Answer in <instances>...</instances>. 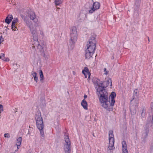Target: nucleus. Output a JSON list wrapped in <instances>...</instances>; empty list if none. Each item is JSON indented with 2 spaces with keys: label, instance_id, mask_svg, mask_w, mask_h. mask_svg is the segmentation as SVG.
I'll return each mask as SVG.
<instances>
[{
  "label": "nucleus",
  "instance_id": "nucleus-1",
  "mask_svg": "<svg viewBox=\"0 0 153 153\" xmlns=\"http://www.w3.org/2000/svg\"><path fill=\"white\" fill-rule=\"evenodd\" d=\"M97 84L98 87L97 89V93L101 105L107 110L111 111L112 109V107L114 105L115 102L114 98L116 96V93L114 92H112L109 97V100L111 98L110 102L108 100V93L103 87V84L97 83Z\"/></svg>",
  "mask_w": 153,
  "mask_h": 153
},
{
  "label": "nucleus",
  "instance_id": "nucleus-2",
  "mask_svg": "<svg viewBox=\"0 0 153 153\" xmlns=\"http://www.w3.org/2000/svg\"><path fill=\"white\" fill-rule=\"evenodd\" d=\"M22 19L24 20L28 27H29L31 33L33 36V46H37L38 48L40 49L41 48L39 45L38 40V38L36 36L37 34L36 27L38 26L37 22H32L29 20L27 19V18L25 16L21 15Z\"/></svg>",
  "mask_w": 153,
  "mask_h": 153
},
{
  "label": "nucleus",
  "instance_id": "nucleus-3",
  "mask_svg": "<svg viewBox=\"0 0 153 153\" xmlns=\"http://www.w3.org/2000/svg\"><path fill=\"white\" fill-rule=\"evenodd\" d=\"M35 119L36 121V126L40 131L41 136L44 137V132L42 129L44 128L43 120L40 113H38L36 114Z\"/></svg>",
  "mask_w": 153,
  "mask_h": 153
},
{
  "label": "nucleus",
  "instance_id": "nucleus-4",
  "mask_svg": "<svg viewBox=\"0 0 153 153\" xmlns=\"http://www.w3.org/2000/svg\"><path fill=\"white\" fill-rule=\"evenodd\" d=\"M64 140L65 142L64 145V150L65 153H70L71 152V143L69 139L68 134L65 133V134Z\"/></svg>",
  "mask_w": 153,
  "mask_h": 153
},
{
  "label": "nucleus",
  "instance_id": "nucleus-5",
  "mask_svg": "<svg viewBox=\"0 0 153 153\" xmlns=\"http://www.w3.org/2000/svg\"><path fill=\"white\" fill-rule=\"evenodd\" d=\"M96 41L94 38L90 39L87 44L86 50L94 53L96 48Z\"/></svg>",
  "mask_w": 153,
  "mask_h": 153
},
{
  "label": "nucleus",
  "instance_id": "nucleus-6",
  "mask_svg": "<svg viewBox=\"0 0 153 153\" xmlns=\"http://www.w3.org/2000/svg\"><path fill=\"white\" fill-rule=\"evenodd\" d=\"M109 145L108 149L110 150H111L114 148V135L113 131H110L109 132Z\"/></svg>",
  "mask_w": 153,
  "mask_h": 153
},
{
  "label": "nucleus",
  "instance_id": "nucleus-7",
  "mask_svg": "<svg viewBox=\"0 0 153 153\" xmlns=\"http://www.w3.org/2000/svg\"><path fill=\"white\" fill-rule=\"evenodd\" d=\"M22 15H21V16ZM27 18V17L30 18V20L32 21V22H37L38 21V19L36 18L35 14L34 12L30 11L27 14H25V15H22Z\"/></svg>",
  "mask_w": 153,
  "mask_h": 153
},
{
  "label": "nucleus",
  "instance_id": "nucleus-8",
  "mask_svg": "<svg viewBox=\"0 0 153 153\" xmlns=\"http://www.w3.org/2000/svg\"><path fill=\"white\" fill-rule=\"evenodd\" d=\"M100 6V3L97 2H94L93 5L92 7L91 8V9L89 11V13H92L94 12L96 10L99 9Z\"/></svg>",
  "mask_w": 153,
  "mask_h": 153
},
{
  "label": "nucleus",
  "instance_id": "nucleus-9",
  "mask_svg": "<svg viewBox=\"0 0 153 153\" xmlns=\"http://www.w3.org/2000/svg\"><path fill=\"white\" fill-rule=\"evenodd\" d=\"M18 21L17 18L14 19L12 21L11 25V29L12 30L15 31L16 30V29L17 28V27L16 26V24Z\"/></svg>",
  "mask_w": 153,
  "mask_h": 153
},
{
  "label": "nucleus",
  "instance_id": "nucleus-10",
  "mask_svg": "<svg viewBox=\"0 0 153 153\" xmlns=\"http://www.w3.org/2000/svg\"><path fill=\"white\" fill-rule=\"evenodd\" d=\"M82 73L84 75L85 78H87L88 76V78H89L91 74L89 71V70L88 68L85 67L84 69L82 71Z\"/></svg>",
  "mask_w": 153,
  "mask_h": 153
},
{
  "label": "nucleus",
  "instance_id": "nucleus-11",
  "mask_svg": "<svg viewBox=\"0 0 153 153\" xmlns=\"http://www.w3.org/2000/svg\"><path fill=\"white\" fill-rule=\"evenodd\" d=\"M71 39L70 42L73 45L76 42L77 40V35L70 36Z\"/></svg>",
  "mask_w": 153,
  "mask_h": 153
},
{
  "label": "nucleus",
  "instance_id": "nucleus-12",
  "mask_svg": "<svg viewBox=\"0 0 153 153\" xmlns=\"http://www.w3.org/2000/svg\"><path fill=\"white\" fill-rule=\"evenodd\" d=\"M122 144L123 148L122 153H128L126 142L125 141H123L122 142Z\"/></svg>",
  "mask_w": 153,
  "mask_h": 153
},
{
  "label": "nucleus",
  "instance_id": "nucleus-13",
  "mask_svg": "<svg viewBox=\"0 0 153 153\" xmlns=\"http://www.w3.org/2000/svg\"><path fill=\"white\" fill-rule=\"evenodd\" d=\"M77 29L76 27H73L71 29L70 36L77 35Z\"/></svg>",
  "mask_w": 153,
  "mask_h": 153
},
{
  "label": "nucleus",
  "instance_id": "nucleus-14",
  "mask_svg": "<svg viewBox=\"0 0 153 153\" xmlns=\"http://www.w3.org/2000/svg\"><path fill=\"white\" fill-rule=\"evenodd\" d=\"M85 57L87 59H89L92 57L94 53L90 51L87 50L85 51Z\"/></svg>",
  "mask_w": 153,
  "mask_h": 153
},
{
  "label": "nucleus",
  "instance_id": "nucleus-15",
  "mask_svg": "<svg viewBox=\"0 0 153 153\" xmlns=\"http://www.w3.org/2000/svg\"><path fill=\"white\" fill-rule=\"evenodd\" d=\"M13 19V17L12 15H9L6 17L5 19V22L7 24H9Z\"/></svg>",
  "mask_w": 153,
  "mask_h": 153
},
{
  "label": "nucleus",
  "instance_id": "nucleus-16",
  "mask_svg": "<svg viewBox=\"0 0 153 153\" xmlns=\"http://www.w3.org/2000/svg\"><path fill=\"white\" fill-rule=\"evenodd\" d=\"M81 105L83 108L85 110L88 109V104L85 99H83L81 102Z\"/></svg>",
  "mask_w": 153,
  "mask_h": 153
},
{
  "label": "nucleus",
  "instance_id": "nucleus-17",
  "mask_svg": "<svg viewBox=\"0 0 153 153\" xmlns=\"http://www.w3.org/2000/svg\"><path fill=\"white\" fill-rule=\"evenodd\" d=\"M39 74L40 75V81L42 82H43L44 81L45 79L42 71V70H40Z\"/></svg>",
  "mask_w": 153,
  "mask_h": 153
},
{
  "label": "nucleus",
  "instance_id": "nucleus-18",
  "mask_svg": "<svg viewBox=\"0 0 153 153\" xmlns=\"http://www.w3.org/2000/svg\"><path fill=\"white\" fill-rule=\"evenodd\" d=\"M31 74L34 78V80L37 82L38 80V77L37 76V74L33 71H32Z\"/></svg>",
  "mask_w": 153,
  "mask_h": 153
},
{
  "label": "nucleus",
  "instance_id": "nucleus-19",
  "mask_svg": "<svg viewBox=\"0 0 153 153\" xmlns=\"http://www.w3.org/2000/svg\"><path fill=\"white\" fill-rule=\"evenodd\" d=\"M42 54L45 60H47L49 58V55L47 51L45 52L43 51L42 53Z\"/></svg>",
  "mask_w": 153,
  "mask_h": 153
},
{
  "label": "nucleus",
  "instance_id": "nucleus-20",
  "mask_svg": "<svg viewBox=\"0 0 153 153\" xmlns=\"http://www.w3.org/2000/svg\"><path fill=\"white\" fill-rule=\"evenodd\" d=\"M22 141V138L21 137H19L17 138L16 139V145L18 146H20Z\"/></svg>",
  "mask_w": 153,
  "mask_h": 153
},
{
  "label": "nucleus",
  "instance_id": "nucleus-21",
  "mask_svg": "<svg viewBox=\"0 0 153 153\" xmlns=\"http://www.w3.org/2000/svg\"><path fill=\"white\" fill-rule=\"evenodd\" d=\"M55 4L56 6L61 4L63 2V0H54Z\"/></svg>",
  "mask_w": 153,
  "mask_h": 153
},
{
  "label": "nucleus",
  "instance_id": "nucleus-22",
  "mask_svg": "<svg viewBox=\"0 0 153 153\" xmlns=\"http://www.w3.org/2000/svg\"><path fill=\"white\" fill-rule=\"evenodd\" d=\"M134 97L135 98V96H136L137 98H139V94L138 90L137 89H135L134 90Z\"/></svg>",
  "mask_w": 153,
  "mask_h": 153
},
{
  "label": "nucleus",
  "instance_id": "nucleus-23",
  "mask_svg": "<svg viewBox=\"0 0 153 153\" xmlns=\"http://www.w3.org/2000/svg\"><path fill=\"white\" fill-rule=\"evenodd\" d=\"M4 53H1L0 54V58L2 60L4 59Z\"/></svg>",
  "mask_w": 153,
  "mask_h": 153
},
{
  "label": "nucleus",
  "instance_id": "nucleus-24",
  "mask_svg": "<svg viewBox=\"0 0 153 153\" xmlns=\"http://www.w3.org/2000/svg\"><path fill=\"white\" fill-rule=\"evenodd\" d=\"M104 71L105 72L104 74L105 75H107L108 74L109 71H108L107 70V69L106 68H104Z\"/></svg>",
  "mask_w": 153,
  "mask_h": 153
},
{
  "label": "nucleus",
  "instance_id": "nucleus-25",
  "mask_svg": "<svg viewBox=\"0 0 153 153\" xmlns=\"http://www.w3.org/2000/svg\"><path fill=\"white\" fill-rule=\"evenodd\" d=\"M4 110L3 109V107L2 105L0 104V114H1V112L3 111Z\"/></svg>",
  "mask_w": 153,
  "mask_h": 153
},
{
  "label": "nucleus",
  "instance_id": "nucleus-26",
  "mask_svg": "<svg viewBox=\"0 0 153 153\" xmlns=\"http://www.w3.org/2000/svg\"><path fill=\"white\" fill-rule=\"evenodd\" d=\"M4 137L9 138L10 137V135L8 133H5L4 134Z\"/></svg>",
  "mask_w": 153,
  "mask_h": 153
},
{
  "label": "nucleus",
  "instance_id": "nucleus-27",
  "mask_svg": "<svg viewBox=\"0 0 153 153\" xmlns=\"http://www.w3.org/2000/svg\"><path fill=\"white\" fill-rule=\"evenodd\" d=\"M2 36H0V44L1 42L4 41V39L2 38Z\"/></svg>",
  "mask_w": 153,
  "mask_h": 153
},
{
  "label": "nucleus",
  "instance_id": "nucleus-28",
  "mask_svg": "<svg viewBox=\"0 0 153 153\" xmlns=\"http://www.w3.org/2000/svg\"><path fill=\"white\" fill-rule=\"evenodd\" d=\"M108 82L109 83L110 82V86H112V81L111 80V79H109L108 80Z\"/></svg>",
  "mask_w": 153,
  "mask_h": 153
},
{
  "label": "nucleus",
  "instance_id": "nucleus-29",
  "mask_svg": "<svg viewBox=\"0 0 153 153\" xmlns=\"http://www.w3.org/2000/svg\"><path fill=\"white\" fill-rule=\"evenodd\" d=\"M3 60H4V61L8 62L9 61V59L8 58H5Z\"/></svg>",
  "mask_w": 153,
  "mask_h": 153
},
{
  "label": "nucleus",
  "instance_id": "nucleus-30",
  "mask_svg": "<svg viewBox=\"0 0 153 153\" xmlns=\"http://www.w3.org/2000/svg\"><path fill=\"white\" fill-rule=\"evenodd\" d=\"M142 116H144L145 114V113H144V109H143L142 110Z\"/></svg>",
  "mask_w": 153,
  "mask_h": 153
},
{
  "label": "nucleus",
  "instance_id": "nucleus-31",
  "mask_svg": "<svg viewBox=\"0 0 153 153\" xmlns=\"http://www.w3.org/2000/svg\"><path fill=\"white\" fill-rule=\"evenodd\" d=\"M149 130L148 129H147L146 130V135H147L149 132Z\"/></svg>",
  "mask_w": 153,
  "mask_h": 153
},
{
  "label": "nucleus",
  "instance_id": "nucleus-32",
  "mask_svg": "<svg viewBox=\"0 0 153 153\" xmlns=\"http://www.w3.org/2000/svg\"><path fill=\"white\" fill-rule=\"evenodd\" d=\"M151 152H153V144L151 147Z\"/></svg>",
  "mask_w": 153,
  "mask_h": 153
},
{
  "label": "nucleus",
  "instance_id": "nucleus-33",
  "mask_svg": "<svg viewBox=\"0 0 153 153\" xmlns=\"http://www.w3.org/2000/svg\"><path fill=\"white\" fill-rule=\"evenodd\" d=\"M17 146V149L15 150V152H16V151H17L18 150V149H19V146Z\"/></svg>",
  "mask_w": 153,
  "mask_h": 153
},
{
  "label": "nucleus",
  "instance_id": "nucleus-34",
  "mask_svg": "<svg viewBox=\"0 0 153 153\" xmlns=\"http://www.w3.org/2000/svg\"><path fill=\"white\" fill-rule=\"evenodd\" d=\"M84 99L85 100V99L87 97V96L86 95H84Z\"/></svg>",
  "mask_w": 153,
  "mask_h": 153
},
{
  "label": "nucleus",
  "instance_id": "nucleus-35",
  "mask_svg": "<svg viewBox=\"0 0 153 153\" xmlns=\"http://www.w3.org/2000/svg\"><path fill=\"white\" fill-rule=\"evenodd\" d=\"M56 10L57 11L59 9V8L56 7Z\"/></svg>",
  "mask_w": 153,
  "mask_h": 153
},
{
  "label": "nucleus",
  "instance_id": "nucleus-36",
  "mask_svg": "<svg viewBox=\"0 0 153 153\" xmlns=\"http://www.w3.org/2000/svg\"><path fill=\"white\" fill-rule=\"evenodd\" d=\"M40 34H42V35L43 34V32H42V31L41 32Z\"/></svg>",
  "mask_w": 153,
  "mask_h": 153
},
{
  "label": "nucleus",
  "instance_id": "nucleus-37",
  "mask_svg": "<svg viewBox=\"0 0 153 153\" xmlns=\"http://www.w3.org/2000/svg\"><path fill=\"white\" fill-rule=\"evenodd\" d=\"M73 74H75V72L74 71H73Z\"/></svg>",
  "mask_w": 153,
  "mask_h": 153
},
{
  "label": "nucleus",
  "instance_id": "nucleus-38",
  "mask_svg": "<svg viewBox=\"0 0 153 153\" xmlns=\"http://www.w3.org/2000/svg\"><path fill=\"white\" fill-rule=\"evenodd\" d=\"M148 41L149 42V37H148Z\"/></svg>",
  "mask_w": 153,
  "mask_h": 153
},
{
  "label": "nucleus",
  "instance_id": "nucleus-39",
  "mask_svg": "<svg viewBox=\"0 0 153 153\" xmlns=\"http://www.w3.org/2000/svg\"><path fill=\"white\" fill-rule=\"evenodd\" d=\"M93 136L94 137H95V136H94V133L93 134Z\"/></svg>",
  "mask_w": 153,
  "mask_h": 153
},
{
  "label": "nucleus",
  "instance_id": "nucleus-40",
  "mask_svg": "<svg viewBox=\"0 0 153 153\" xmlns=\"http://www.w3.org/2000/svg\"><path fill=\"white\" fill-rule=\"evenodd\" d=\"M16 110H17V109H16ZM17 110H16V111H15V112H16H16H17Z\"/></svg>",
  "mask_w": 153,
  "mask_h": 153
},
{
  "label": "nucleus",
  "instance_id": "nucleus-41",
  "mask_svg": "<svg viewBox=\"0 0 153 153\" xmlns=\"http://www.w3.org/2000/svg\"><path fill=\"white\" fill-rule=\"evenodd\" d=\"M73 48V46L72 47V49Z\"/></svg>",
  "mask_w": 153,
  "mask_h": 153
},
{
  "label": "nucleus",
  "instance_id": "nucleus-42",
  "mask_svg": "<svg viewBox=\"0 0 153 153\" xmlns=\"http://www.w3.org/2000/svg\"><path fill=\"white\" fill-rule=\"evenodd\" d=\"M152 121H153V118H152Z\"/></svg>",
  "mask_w": 153,
  "mask_h": 153
},
{
  "label": "nucleus",
  "instance_id": "nucleus-43",
  "mask_svg": "<svg viewBox=\"0 0 153 153\" xmlns=\"http://www.w3.org/2000/svg\"><path fill=\"white\" fill-rule=\"evenodd\" d=\"M11 153H15L14 152H12Z\"/></svg>",
  "mask_w": 153,
  "mask_h": 153
},
{
  "label": "nucleus",
  "instance_id": "nucleus-44",
  "mask_svg": "<svg viewBox=\"0 0 153 153\" xmlns=\"http://www.w3.org/2000/svg\"><path fill=\"white\" fill-rule=\"evenodd\" d=\"M137 1L138 0H137Z\"/></svg>",
  "mask_w": 153,
  "mask_h": 153
}]
</instances>
